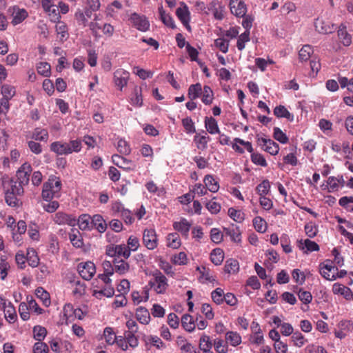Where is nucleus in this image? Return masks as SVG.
Returning <instances> with one entry per match:
<instances>
[{"label": "nucleus", "mask_w": 353, "mask_h": 353, "mask_svg": "<svg viewBox=\"0 0 353 353\" xmlns=\"http://www.w3.org/2000/svg\"><path fill=\"white\" fill-rule=\"evenodd\" d=\"M61 189V182L59 178L51 175L43 184L41 194L42 198L46 201H50L53 198H59Z\"/></svg>", "instance_id": "1"}, {"label": "nucleus", "mask_w": 353, "mask_h": 353, "mask_svg": "<svg viewBox=\"0 0 353 353\" xmlns=\"http://www.w3.org/2000/svg\"><path fill=\"white\" fill-rule=\"evenodd\" d=\"M148 285L157 294H164L168 287L167 278L159 270L152 273V278L149 281Z\"/></svg>", "instance_id": "2"}, {"label": "nucleus", "mask_w": 353, "mask_h": 353, "mask_svg": "<svg viewBox=\"0 0 353 353\" xmlns=\"http://www.w3.org/2000/svg\"><path fill=\"white\" fill-rule=\"evenodd\" d=\"M106 254L121 259V256L128 259L130 256V252L125 244L112 245L107 248Z\"/></svg>", "instance_id": "3"}, {"label": "nucleus", "mask_w": 353, "mask_h": 353, "mask_svg": "<svg viewBox=\"0 0 353 353\" xmlns=\"http://www.w3.org/2000/svg\"><path fill=\"white\" fill-rule=\"evenodd\" d=\"M77 270L83 279L90 281L96 272V268L94 263L86 261L79 263Z\"/></svg>", "instance_id": "4"}, {"label": "nucleus", "mask_w": 353, "mask_h": 353, "mask_svg": "<svg viewBox=\"0 0 353 353\" xmlns=\"http://www.w3.org/2000/svg\"><path fill=\"white\" fill-rule=\"evenodd\" d=\"M257 144L265 152L271 155H276L279 151L278 143L270 139L259 137L257 136Z\"/></svg>", "instance_id": "5"}, {"label": "nucleus", "mask_w": 353, "mask_h": 353, "mask_svg": "<svg viewBox=\"0 0 353 353\" xmlns=\"http://www.w3.org/2000/svg\"><path fill=\"white\" fill-rule=\"evenodd\" d=\"M143 243L148 250H154L158 245V239L154 229H145L143 234Z\"/></svg>", "instance_id": "6"}, {"label": "nucleus", "mask_w": 353, "mask_h": 353, "mask_svg": "<svg viewBox=\"0 0 353 353\" xmlns=\"http://www.w3.org/2000/svg\"><path fill=\"white\" fill-rule=\"evenodd\" d=\"M32 172V166L29 163H24L19 168L16 174L17 181H19L21 185L26 186L28 184L30 181V175Z\"/></svg>", "instance_id": "7"}, {"label": "nucleus", "mask_w": 353, "mask_h": 353, "mask_svg": "<svg viewBox=\"0 0 353 353\" xmlns=\"http://www.w3.org/2000/svg\"><path fill=\"white\" fill-rule=\"evenodd\" d=\"M92 16H94V14L86 8L83 10L79 8L75 12L74 17L79 26L85 28L88 26L90 23L89 19H90Z\"/></svg>", "instance_id": "8"}, {"label": "nucleus", "mask_w": 353, "mask_h": 353, "mask_svg": "<svg viewBox=\"0 0 353 353\" xmlns=\"http://www.w3.org/2000/svg\"><path fill=\"white\" fill-rule=\"evenodd\" d=\"M320 274L325 279L329 281H334V274L338 271V268L332 265V261L327 260L324 263L319 265Z\"/></svg>", "instance_id": "9"}, {"label": "nucleus", "mask_w": 353, "mask_h": 353, "mask_svg": "<svg viewBox=\"0 0 353 353\" xmlns=\"http://www.w3.org/2000/svg\"><path fill=\"white\" fill-rule=\"evenodd\" d=\"M130 20L137 30L142 32L149 30L150 23L144 15H140L134 12L131 14Z\"/></svg>", "instance_id": "10"}, {"label": "nucleus", "mask_w": 353, "mask_h": 353, "mask_svg": "<svg viewBox=\"0 0 353 353\" xmlns=\"http://www.w3.org/2000/svg\"><path fill=\"white\" fill-rule=\"evenodd\" d=\"M176 14L183 23V25L190 30V12L188 6L184 3H181V6L179 7L176 10Z\"/></svg>", "instance_id": "11"}, {"label": "nucleus", "mask_w": 353, "mask_h": 353, "mask_svg": "<svg viewBox=\"0 0 353 353\" xmlns=\"http://www.w3.org/2000/svg\"><path fill=\"white\" fill-rule=\"evenodd\" d=\"M225 6L219 0H212L208 5V14L212 12L217 20L224 18Z\"/></svg>", "instance_id": "12"}, {"label": "nucleus", "mask_w": 353, "mask_h": 353, "mask_svg": "<svg viewBox=\"0 0 353 353\" xmlns=\"http://www.w3.org/2000/svg\"><path fill=\"white\" fill-rule=\"evenodd\" d=\"M229 6L232 14L236 17H243L245 16L247 7L243 0H230Z\"/></svg>", "instance_id": "13"}, {"label": "nucleus", "mask_w": 353, "mask_h": 353, "mask_svg": "<svg viewBox=\"0 0 353 353\" xmlns=\"http://www.w3.org/2000/svg\"><path fill=\"white\" fill-rule=\"evenodd\" d=\"M52 219L58 225H68L74 226L76 223V219L72 215L67 214L63 212H58L52 216Z\"/></svg>", "instance_id": "14"}, {"label": "nucleus", "mask_w": 353, "mask_h": 353, "mask_svg": "<svg viewBox=\"0 0 353 353\" xmlns=\"http://www.w3.org/2000/svg\"><path fill=\"white\" fill-rule=\"evenodd\" d=\"M112 159L114 164L123 170H133L136 168V165L131 160L127 159L119 154L112 155Z\"/></svg>", "instance_id": "15"}, {"label": "nucleus", "mask_w": 353, "mask_h": 353, "mask_svg": "<svg viewBox=\"0 0 353 353\" xmlns=\"http://www.w3.org/2000/svg\"><path fill=\"white\" fill-rule=\"evenodd\" d=\"M130 74L123 69H118L114 72V81L115 85L122 90L127 85Z\"/></svg>", "instance_id": "16"}, {"label": "nucleus", "mask_w": 353, "mask_h": 353, "mask_svg": "<svg viewBox=\"0 0 353 353\" xmlns=\"http://www.w3.org/2000/svg\"><path fill=\"white\" fill-rule=\"evenodd\" d=\"M50 150L57 155H68L70 154V149L68 142L54 141L50 144Z\"/></svg>", "instance_id": "17"}, {"label": "nucleus", "mask_w": 353, "mask_h": 353, "mask_svg": "<svg viewBox=\"0 0 353 353\" xmlns=\"http://www.w3.org/2000/svg\"><path fill=\"white\" fill-rule=\"evenodd\" d=\"M191 226L192 223L185 218H181L179 221H175L173 223L174 229L180 232L186 239L188 237Z\"/></svg>", "instance_id": "18"}, {"label": "nucleus", "mask_w": 353, "mask_h": 353, "mask_svg": "<svg viewBox=\"0 0 353 353\" xmlns=\"http://www.w3.org/2000/svg\"><path fill=\"white\" fill-rule=\"evenodd\" d=\"M12 12V24L14 26L18 25L23 21L28 16V13L24 8H19L17 6H14Z\"/></svg>", "instance_id": "19"}, {"label": "nucleus", "mask_w": 353, "mask_h": 353, "mask_svg": "<svg viewBox=\"0 0 353 353\" xmlns=\"http://www.w3.org/2000/svg\"><path fill=\"white\" fill-rule=\"evenodd\" d=\"M224 232L225 235L230 237L233 242L240 243L241 241V232L239 226L232 224L229 228H225Z\"/></svg>", "instance_id": "20"}, {"label": "nucleus", "mask_w": 353, "mask_h": 353, "mask_svg": "<svg viewBox=\"0 0 353 353\" xmlns=\"http://www.w3.org/2000/svg\"><path fill=\"white\" fill-rule=\"evenodd\" d=\"M314 26L316 30L321 34H330L335 29L333 24H330L329 22H326L319 19H316Z\"/></svg>", "instance_id": "21"}, {"label": "nucleus", "mask_w": 353, "mask_h": 353, "mask_svg": "<svg viewBox=\"0 0 353 353\" xmlns=\"http://www.w3.org/2000/svg\"><path fill=\"white\" fill-rule=\"evenodd\" d=\"M298 247L300 250L305 252L318 251L319 250V245L310 239L300 240L298 241Z\"/></svg>", "instance_id": "22"}, {"label": "nucleus", "mask_w": 353, "mask_h": 353, "mask_svg": "<svg viewBox=\"0 0 353 353\" xmlns=\"http://www.w3.org/2000/svg\"><path fill=\"white\" fill-rule=\"evenodd\" d=\"M77 223L81 230H91L92 229V217L86 214H81L77 220Z\"/></svg>", "instance_id": "23"}, {"label": "nucleus", "mask_w": 353, "mask_h": 353, "mask_svg": "<svg viewBox=\"0 0 353 353\" xmlns=\"http://www.w3.org/2000/svg\"><path fill=\"white\" fill-rule=\"evenodd\" d=\"M136 318L140 323L147 325L150 321V314L146 308L139 307L136 310Z\"/></svg>", "instance_id": "24"}, {"label": "nucleus", "mask_w": 353, "mask_h": 353, "mask_svg": "<svg viewBox=\"0 0 353 353\" xmlns=\"http://www.w3.org/2000/svg\"><path fill=\"white\" fill-rule=\"evenodd\" d=\"M113 263L114 265V272L119 274H125L130 270V265L128 263L123 259L114 258Z\"/></svg>", "instance_id": "25"}, {"label": "nucleus", "mask_w": 353, "mask_h": 353, "mask_svg": "<svg viewBox=\"0 0 353 353\" xmlns=\"http://www.w3.org/2000/svg\"><path fill=\"white\" fill-rule=\"evenodd\" d=\"M338 37L341 42L345 46H349L352 43V37L346 30V27L341 24L338 30Z\"/></svg>", "instance_id": "26"}, {"label": "nucleus", "mask_w": 353, "mask_h": 353, "mask_svg": "<svg viewBox=\"0 0 353 353\" xmlns=\"http://www.w3.org/2000/svg\"><path fill=\"white\" fill-rule=\"evenodd\" d=\"M95 228L98 232L102 233L106 230L107 224L100 214H94L92 216V228Z\"/></svg>", "instance_id": "27"}, {"label": "nucleus", "mask_w": 353, "mask_h": 353, "mask_svg": "<svg viewBox=\"0 0 353 353\" xmlns=\"http://www.w3.org/2000/svg\"><path fill=\"white\" fill-rule=\"evenodd\" d=\"M205 126L210 134H220L217 121L213 117H205Z\"/></svg>", "instance_id": "28"}, {"label": "nucleus", "mask_w": 353, "mask_h": 353, "mask_svg": "<svg viewBox=\"0 0 353 353\" xmlns=\"http://www.w3.org/2000/svg\"><path fill=\"white\" fill-rule=\"evenodd\" d=\"M70 282L71 283H73L72 294L74 296L79 298L85 294L86 286L83 282H81L79 280Z\"/></svg>", "instance_id": "29"}, {"label": "nucleus", "mask_w": 353, "mask_h": 353, "mask_svg": "<svg viewBox=\"0 0 353 353\" xmlns=\"http://www.w3.org/2000/svg\"><path fill=\"white\" fill-rule=\"evenodd\" d=\"M203 135L197 134L194 137L197 148L202 150L207 148L208 143L210 140V137L205 132H203Z\"/></svg>", "instance_id": "30"}, {"label": "nucleus", "mask_w": 353, "mask_h": 353, "mask_svg": "<svg viewBox=\"0 0 353 353\" xmlns=\"http://www.w3.org/2000/svg\"><path fill=\"white\" fill-rule=\"evenodd\" d=\"M55 26L56 32L61 42L65 41L69 36L66 24L62 21H58Z\"/></svg>", "instance_id": "31"}, {"label": "nucleus", "mask_w": 353, "mask_h": 353, "mask_svg": "<svg viewBox=\"0 0 353 353\" xmlns=\"http://www.w3.org/2000/svg\"><path fill=\"white\" fill-rule=\"evenodd\" d=\"M274 114L279 118H285L290 121L294 120V116L291 114L287 108L283 105L276 106L274 110Z\"/></svg>", "instance_id": "32"}, {"label": "nucleus", "mask_w": 353, "mask_h": 353, "mask_svg": "<svg viewBox=\"0 0 353 353\" xmlns=\"http://www.w3.org/2000/svg\"><path fill=\"white\" fill-rule=\"evenodd\" d=\"M225 341L228 344L236 347L241 343V336L236 332L230 331L225 334Z\"/></svg>", "instance_id": "33"}, {"label": "nucleus", "mask_w": 353, "mask_h": 353, "mask_svg": "<svg viewBox=\"0 0 353 353\" xmlns=\"http://www.w3.org/2000/svg\"><path fill=\"white\" fill-rule=\"evenodd\" d=\"M204 183L206 188L212 192H216L219 189L218 182L215 181L213 176L210 174H208L205 176Z\"/></svg>", "instance_id": "34"}, {"label": "nucleus", "mask_w": 353, "mask_h": 353, "mask_svg": "<svg viewBox=\"0 0 353 353\" xmlns=\"http://www.w3.org/2000/svg\"><path fill=\"white\" fill-rule=\"evenodd\" d=\"M49 135L47 130L37 128L32 133L31 138L35 141H45L48 139Z\"/></svg>", "instance_id": "35"}, {"label": "nucleus", "mask_w": 353, "mask_h": 353, "mask_svg": "<svg viewBox=\"0 0 353 353\" xmlns=\"http://www.w3.org/2000/svg\"><path fill=\"white\" fill-rule=\"evenodd\" d=\"M23 185H21L19 181L12 179L9 182V188L6 191L15 194L17 195H22L24 192Z\"/></svg>", "instance_id": "36"}, {"label": "nucleus", "mask_w": 353, "mask_h": 353, "mask_svg": "<svg viewBox=\"0 0 353 353\" xmlns=\"http://www.w3.org/2000/svg\"><path fill=\"white\" fill-rule=\"evenodd\" d=\"M181 324L183 328L189 332H192L195 329L194 321H193L192 316L190 314H184L182 316Z\"/></svg>", "instance_id": "37"}, {"label": "nucleus", "mask_w": 353, "mask_h": 353, "mask_svg": "<svg viewBox=\"0 0 353 353\" xmlns=\"http://www.w3.org/2000/svg\"><path fill=\"white\" fill-rule=\"evenodd\" d=\"M224 259V253L220 248L214 249L210 254L211 261L216 265L221 264Z\"/></svg>", "instance_id": "38"}, {"label": "nucleus", "mask_w": 353, "mask_h": 353, "mask_svg": "<svg viewBox=\"0 0 353 353\" xmlns=\"http://www.w3.org/2000/svg\"><path fill=\"white\" fill-rule=\"evenodd\" d=\"M33 338L37 341V342H42L47 335V330L41 325H35L33 327Z\"/></svg>", "instance_id": "39"}, {"label": "nucleus", "mask_w": 353, "mask_h": 353, "mask_svg": "<svg viewBox=\"0 0 353 353\" xmlns=\"http://www.w3.org/2000/svg\"><path fill=\"white\" fill-rule=\"evenodd\" d=\"M334 294L343 295L346 299L352 294L350 289L342 284L334 283L332 287Z\"/></svg>", "instance_id": "40"}, {"label": "nucleus", "mask_w": 353, "mask_h": 353, "mask_svg": "<svg viewBox=\"0 0 353 353\" xmlns=\"http://www.w3.org/2000/svg\"><path fill=\"white\" fill-rule=\"evenodd\" d=\"M213 345V343L210 341L209 336L203 334L199 341V348L203 351V352H210V350Z\"/></svg>", "instance_id": "41"}, {"label": "nucleus", "mask_w": 353, "mask_h": 353, "mask_svg": "<svg viewBox=\"0 0 353 353\" xmlns=\"http://www.w3.org/2000/svg\"><path fill=\"white\" fill-rule=\"evenodd\" d=\"M239 262L233 259H230L226 261L224 270L228 274H234L239 271Z\"/></svg>", "instance_id": "42"}, {"label": "nucleus", "mask_w": 353, "mask_h": 353, "mask_svg": "<svg viewBox=\"0 0 353 353\" xmlns=\"http://www.w3.org/2000/svg\"><path fill=\"white\" fill-rule=\"evenodd\" d=\"M99 15L97 14H94L93 21L90 22L88 27L92 34L93 36H98L99 30L102 29L103 25L99 22Z\"/></svg>", "instance_id": "43"}, {"label": "nucleus", "mask_w": 353, "mask_h": 353, "mask_svg": "<svg viewBox=\"0 0 353 353\" xmlns=\"http://www.w3.org/2000/svg\"><path fill=\"white\" fill-rule=\"evenodd\" d=\"M72 244L76 248H81L83 245V239L77 230H72V232L69 235Z\"/></svg>", "instance_id": "44"}, {"label": "nucleus", "mask_w": 353, "mask_h": 353, "mask_svg": "<svg viewBox=\"0 0 353 353\" xmlns=\"http://www.w3.org/2000/svg\"><path fill=\"white\" fill-rule=\"evenodd\" d=\"M202 102L205 105H210L213 100V92L210 87L205 85L202 90Z\"/></svg>", "instance_id": "45"}, {"label": "nucleus", "mask_w": 353, "mask_h": 353, "mask_svg": "<svg viewBox=\"0 0 353 353\" xmlns=\"http://www.w3.org/2000/svg\"><path fill=\"white\" fill-rule=\"evenodd\" d=\"M159 12L160 14V18L162 21V22L167 26L168 27H170L172 28H175L174 22L173 19L170 15L168 14H166L165 10H163V7H160L159 8Z\"/></svg>", "instance_id": "46"}, {"label": "nucleus", "mask_w": 353, "mask_h": 353, "mask_svg": "<svg viewBox=\"0 0 353 353\" xmlns=\"http://www.w3.org/2000/svg\"><path fill=\"white\" fill-rule=\"evenodd\" d=\"M202 88L200 83L191 85L188 89V97L192 100L197 99L201 94Z\"/></svg>", "instance_id": "47"}, {"label": "nucleus", "mask_w": 353, "mask_h": 353, "mask_svg": "<svg viewBox=\"0 0 353 353\" xmlns=\"http://www.w3.org/2000/svg\"><path fill=\"white\" fill-rule=\"evenodd\" d=\"M35 294L40 299L43 304L48 307L50 304V295L48 292H46L43 288L39 287L37 288Z\"/></svg>", "instance_id": "48"}, {"label": "nucleus", "mask_w": 353, "mask_h": 353, "mask_svg": "<svg viewBox=\"0 0 353 353\" xmlns=\"http://www.w3.org/2000/svg\"><path fill=\"white\" fill-rule=\"evenodd\" d=\"M133 94V97H132L130 99L132 105L137 107L142 106L143 99L141 94V88L136 87L134 90Z\"/></svg>", "instance_id": "49"}, {"label": "nucleus", "mask_w": 353, "mask_h": 353, "mask_svg": "<svg viewBox=\"0 0 353 353\" xmlns=\"http://www.w3.org/2000/svg\"><path fill=\"white\" fill-rule=\"evenodd\" d=\"M26 259L28 262V264L32 268L37 267L39 263V259L36 251L33 248L28 250Z\"/></svg>", "instance_id": "50"}, {"label": "nucleus", "mask_w": 353, "mask_h": 353, "mask_svg": "<svg viewBox=\"0 0 353 353\" xmlns=\"http://www.w3.org/2000/svg\"><path fill=\"white\" fill-rule=\"evenodd\" d=\"M250 41V30H246L243 33L241 34L237 40L236 47L239 50L241 51L245 48V43Z\"/></svg>", "instance_id": "51"}, {"label": "nucleus", "mask_w": 353, "mask_h": 353, "mask_svg": "<svg viewBox=\"0 0 353 353\" xmlns=\"http://www.w3.org/2000/svg\"><path fill=\"white\" fill-rule=\"evenodd\" d=\"M270 190V183L268 179H264L256 186V191L261 196L267 195Z\"/></svg>", "instance_id": "52"}, {"label": "nucleus", "mask_w": 353, "mask_h": 353, "mask_svg": "<svg viewBox=\"0 0 353 353\" xmlns=\"http://www.w3.org/2000/svg\"><path fill=\"white\" fill-rule=\"evenodd\" d=\"M44 10L48 14L51 21L54 23L59 21L61 18L59 9L56 6H50V8H46Z\"/></svg>", "instance_id": "53"}, {"label": "nucleus", "mask_w": 353, "mask_h": 353, "mask_svg": "<svg viewBox=\"0 0 353 353\" xmlns=\"http://www.w3.org/2000/svg\"><path fill=\"white\" fill-rule=\"evenodd\" d=\"M213 345L218 353H227L228 352V346L226 341H225L221 339H216L214 340Z\"/></svg>", "instance_id": "54"}, {"label": "nucleus", "mask_w": 353, "mask_h": 353, "mask_svg": "<svg viewBox=\"0 0 353 353\" xmlns=\"http://www.w3.org/2000/svg\"><path fill=\"white\" fill-rule=\"evenodd\" d=\"M253 225L255 230L259 232L263 233L267 230L265 221L260 216H256L253 219Z\"/></svg>", "instance_id": "55"}, {"label": "nucleus", "mask_w": 353, "mask_h": 353, "mask_svg": "<svg viewBox=\"0 0 353 353\" xmlns=\"http://www.w3.org/2000/svg\"><path fill=\"white\" fill-rule=\"evenodd\" d=\"M167 240L168 247L176 249L181 245L180 239L176 233L169 234Z\"/></svg>", "instance_id": "56"}, {"label": "nucleus", "mask_w": 353, "mask_h": 353, "mask_svg": "<svg viewBox=\"0 0 353 353\" xmlns=\"http://www.w3.org/2000/svg\"><path fill=\"white\" fill-rule=\"evenodd\" d=\"M214 46L223 53H226L228 51L229 40L224 37H219L215 39Z\"/></svg>", "instance_id": "57"}, {"label": "nucleus", "mask_w": 353, "mask_h": 353, "mask_svg": "<svg viewBox=\"0 0 353 353\" xmlns=\"http://www.w3.org/2000/svg\"><path fill=\"white\" fill-rule=\"evenodd\" d=\"M224 292L221 288H216L211 293V297L213 301L217 305H220L223 303Z\"/></svg>", "instance_id": "58"}, {"label": "nucleus", "mask_w": 353, "mask_h": 353, "mask_svg": "<svg viewBox=\"0 0 353 353\" xmlns=\"http://www.w3.org/2000/svg\"><path fill=\"white\" fill-rule=\"evenodd\" d=\"M228 215L234 221L241 223L244 220V213L241 210H236L233 208L228 209Z\"/></svg>", "instance_id": "59"}, {"label": "nucleus", "mask_w": 353, "mask_h": 353, "mask_svg": "<svg viewBox=\"0 0 353 353\" xmlns=\"http://www.w3.org/2000/svg\"><path fill=\"white\" fill-rule=\"evenodd\" d=\"M313 52L312 47L310 45H305L300 50L299 55L301 61H307Z\"/></svg>", "instance_id": "60"}, {"label": "nucleus", "mask_w": 353, "mask_h": 353, "mask_svg": "<svg viewBox=\"0 0 353 353\" xmlns=\"http://www.w3.org/2000/svg\"><path fill=\"white\" fill-rule=\"evenodd\" d=\"M137 333L124 332L125 338L129 346L132 348H136L139 345L138 337L135 335Z\"/></svg>", "instance_id": "61"}, {"label": "nucleus", "mask_w": 353, "mask_h": 353, "mask_svg": "<svg viewBox=\"0 0 353 353\" xmlns=\"http://www.w3.org/2000/svg\"><path fill=\"white\" fill-rule=\"evenodd\" d=\"M50 65L47 62H40L37 65V72L46 77L50 74Z\"/></svg>", "instance_id": "62"}, {"label": "nucleus", "mask_w": 353, "mask_h": 353, "mask_svg": "<svg viewBox=\"0 0 353 353\" xmlns=\"http://www.w3.org/2000/svg\"><path fill=\"white\" fill-rule=\"evenodd\" d=\"M274 138L281 143H287L289 139L287 135L278 127L274 128Z\"/></svg>", "instance_id": "63"}, {"label": "nucleus", "mask_w": 353, "mask_h": 353, "mask_svg": "<svg viewBox=\"0 0 353 353\" xmlns=\"http://www.w3.org/2000/svg\"><path fill=\"white\" fill-rule=\"evenodd\" d=\"M103 336L108 344L112 345L115 343L117 336H115L112 328L108 327L104 329Z\"/></svg>", "instance_id": "64"}]
</instances>
